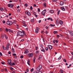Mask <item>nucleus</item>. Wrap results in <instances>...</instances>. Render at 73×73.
Segmentation results:
<instances>
[{"label":"nucleus","instance_id":"nucleus-1","mask_svg":"<svg viewBox=\"0 0 73 73\" xmlns=\"http://www.w3.org/2000/svg\"><path fill=\"white\" fill-rule=\"evenodd\" d=\"M41 69H42V66H41V65L40 64L39 66L36 68V70L38 71L40 70Z\"/></svg>","mask_w":73,"mask_h":73},{"label":"nucleus","instance_id":"nucleus-2","mask_svg":"<svg viewBox=\"0 0 73 73\" xmlns=\"http://www.w3.org/2000/svg\"><path fill=\"white\" fill-rule=\"evenodd\" d=\"M46 9H44V10H43L42 12L41 15H43V16H45V13H46Z\"/></svg>","mask_w":73,"mask_h":73},{"label":"nucleus","instance_id":"nucleus-3","mask_svg":"<svg viewBox=\"0 0 73 73\" xmlns=\"http://www.w3.org/2000/svg\"><path fill=\"white\" fill-rule=\"evenodd\" d=\"M33 56V53L29 54L27 55V56L29 57H32Z\"/></svg>","mask_w":73,"mask_h":73},{"label":"nucleus","instance_id":"nucleus-4","mask_svg":"<svg viewBox=\"0 0 73 73\" xmlns=\"http://www.w3.org/2000/svg\"><path fill=\"white\" fill-rule=\"evenodd\" d=\"M11 60H9L8 61V62L9 65H11V66H12V63L11 62Z\"/></svg>","mask_w":73,"mask_h":73},{"label":"nucleus","instance_id":"nucleus-5","mask_svg":"<svg viewBox=\"0 0 73 73\" xmlns=\"http://www.w3.org/2000/svg\"><path fill=\"white\" fill-rule=\"evenodd\" d=\"M29 53V51L27 49H26L25 50V52H24V54H28Z\"/></svg>","mask_w":73,"mask_h":73},{"label":"nucleus","instance_id":"nucleus-6","mask_svg":"<svg viewBox=\"0 0 73 73\" xmlns=\"http://www.w3.org/2000/svg\"><path fill=\"white\" fill-rule=\"evenodd\" d=\"M69 33H70V35L71 36H73V31H69Z\"/></svg>","mask_w":73,"mask_h":73},{"label":"nucleus","instance_id":"nucleus-7","mask_svg":"<svg viewBox=\"0 0 73 73\" xmlns=\"http://www.w3.org/2000/svg\"><path fill=\"white\" fill-rule=\"evenodd\" d=\"M48 48H49V49H50V50H52L53 48V47H52V46L50 45H48Z\"/></svg>","mask_w":73,"mask_h":73},{"label":"nucleus","instance_id":"nucleus-8","mask_svg":"<svg viewBox=\"0 0 73 73\" xmlns=\"http://www.w3.org/2000/svg\"><path fill=\"white\" fill-rule=\"evenodd\" d=\"M9 45H10V44L9 43H8V44L6 45V48H7V50H8L9 48Z\"/></svg>","mask_w":73,"mask_h":73},{"label":"nucleus","instance_id":"nucleus-9","mask_svg":"<svg viewBox=\"0 0 73 73\" xmlns=\"http://www.w3.org/2000/svg\"><path fill=\"white\" fill-rule=\"evenodd\" d=\"M24 35H25V36H26V34H25V32L24 31L23 32H21V36H24Z\"/></svg>","mask_w":73,"mask_h":73},{"label":"nucleus","instance_id":"nucleus-10","mask_svg":"<svg viewBox=\"0 0 73 73\" xmlns=\"http://www.w3.org/2000/svg\"><path fill=\"white\" fill-rule=\"evenodd\" d=\"M7 24L8 25H11L12 24V22L11 21H7Z\"/></svg>","mask_w":73,"mask_h":73},{"label":"nucleus","instance_id":"nucleus-11","mask_svg":"<svg viewBox=\"0 0 73 73\" xmlns=\"http://www.w3.org/2000/svg\"><path fill=\"white\" fill-rule=\"evenodd\" d=\"M8 6L9 7H10V8H12L13 7V5L12 4H8Z\"/></svg>","mask_w":73,"mask_h":73},{"label":"nucleus","instance_id":"nucleus-12","mask_svg":"<svg viewBox=\"0 0 73 73\" xmlns=\"http://www.w3.org/2000/svg\"><path fill=\"white\" fill-rule=\"evenodd\" d=\"M26 14H27L28 16H31V13L29 12L26 11L25 12Z\"/></svg>","mask_w":73,"mask_h":73},{"label":"nucleus","instance_id":"nucleus-13","mask_svg":"<svg viewBox=\"0 0 73 73\" xmlns=\"http://www.w3.org/2000/svg\"><path fill=\"white\" fill-rule=\"evenodd\" d=\"M56 24H57V25H59V21H58V20L57 19L56 20Z\"/></svg>","mask_w":73,"mask_h":73},{"label":"nucleus","instance_id":"nucleus-14","mask_svg":"<svg viewBox=\"0 0 73 73\" xmlns=\"http://www.w3.org/2000/svg\"><path fill=\"white\" fill-rule=\"evenodd\" d=\"M60 5H64V2L62 1H61L60 3Z\"/></svg>","mask_w":73,"mask_h":73},{"label":"nucleus","instance_id":"nucleus-15","mask_svg":"<svg viewBox=\"0 0 73 73\" xmlns=\"http://www.w3.org/2000/svg\"><path fill=\"white\" fill-rule=\"evenodd\" d=\"M60 25H62L63 24V22L61 20L60 21Z\"/></svg>","mask_w":73,"mask_h":73},{"label":"nucleus","instance_id":"nucleus-16","mask_svg":"<svg viewBox=\"0 0 73 73\" xmlns=\"http://www.w3.org/2000/svg\"><path fill=\"white\" fill-rule=\"evenodd\" d=\"M21 31H18V35H19V36H21Z\"/></svg>","mask_w":73,"mask_h":73},{"label":"nucleus","instance_id":"nucleus-17","mask_svg":"<svg viewBox=\"0 0 73 73\" xmlns=\"http://www.w3.org/2000/svg\"><path fill=\"white\" fill-rule=\"evenodd\" d=\"M46 3H43V7H45V8H46Z\"/></svg>","mask_w":73,"mask_h":73},{"label":"nucleus","instance_id":"nucleus-18","mask_svg":"<svg viewBox=\"0 0 73 73\" xmlns=\"http://www.w3.org/2000/svg\"><path fill=\"white\" fill-rule=\"evenodd\" d=\"M36 60V58L34 57L33 59V62L34 63H35V62H36V60Z\"/></svg>","mask_w":73,"mask_h":73},{"label":"nucleus","instance_id":"nucleus-19","mask_svg":"<svg viewBox=\"0 0 73 73\" xmlns=\"http://www.w3.org/2000/svg\"><path fill=\"white\" fill-rule=\"evenodd\" d=\"M3 49L4 50H7V48L4 47V46H3Z\"/></svg>","mask_w":73,"mask_h":73},{"label":"nucleus","instance_id":"nucleus-20","mask_svg":"<svg viewBox=\"0 0 73 73\" xmlns=\"http://www.w3.org/2000/svg\"><path fill=\"white\" fill-rule=\"evenodd\" d=\"M41 51L42 52H44H44H45V50L44 49H42L41 50Z\"/></svg>","mask_w":73,"mask_h":73},{"label":"nucleus","instance_id":"nucleus-21","mask_svg":"<svg viewBox=\"0 0 73 73\" xmlns=\"http://www.w3.org/2000/svg\"><path fill=\"white\" fill-rule=\"evenodd\" d=\"M61 9L62 11H65V8H64V7H61Z\"/></svg>","mask_w":73,"mask_h":73},{"label":"nucleus","instance_id":"nucleus-22","mask_svg":"<svg viewBox=\"0 0 73 73\" xmlns=\"http://www.w3.org/2000/svg\"><path fill=\"white\" fill-rule=\"evenodd\" d=\"M9 32H11V33L13 32V31L12 30L10 29H9Z\"/></svg>","mask_w":73,"mask_h":73},{"label":"nucleus","instance_id":"nucleus-23","mask_svg":"<svg viewBox=\"0 0 73 73\" xmlns=\"http://www.w3.org/2000/svg\"><path fill=\"white\" fill-rule=\"evenodd\" d=\"M60 72L61 73H63L64 72V70H60Z\"/></svg>","mask_w":73,"mask_h":73},{"label":"nucleus","instance_id":"nucleus-24","mask_svg":"<svg viewBox=\"0 0 73 73\" xmlns=\"http://www.w3.org/2000/svg\"><path fill=\"white\" fill-rule=\"evenodd\" d=\"M0 10L1 11H2V12H3V11H4V10H3V8H0Z\"/></svg>","mask_w":73,"mask_h":73},{"label":"nucleus","instance_id":"nucleus-25","mask_svg":"<svg viewBox=\"0 0 73 73\" xmlns=\"http://www.w3.org/2000/svg\"><path fill=\"white\" fill-rule=\"evenodd\" d=\"M50 27H54L55 26V25H52V24H50Z\"/></svg>","mask_w":73,"mask_h":73},{"label":"nucleus","instance_id":"nucleus-26","mask_svg":"<svg viewBox=\"0 0 73 73\" xmlns=\"http://www.w3.org/2000/svg\"><path fill=\"white\" fill-rule=\"evenodd\" d=\"M12 51L13 52V53L15 52V49H14V48H13L12 49Z\"/></svg>","mask_w":73,"mask_h":73},{"label":"nucleus","instance_id":"nucleus-27","mask_svg":"<svg viewBox=\"0 0 73 73\" xmlns=\"http://www.w3.org/2000/svg\"><path fill=\"white\" fill-rule=\"evenodd\" d=\"M53 33L54 34H56V33H58V32H57V31H54V32H53Z\"/></svg>","mask_w":73,"mask_h":73},{"label":"nucleus","instance_id":"nucleus-28","mask_svg":"<svg viewBox=\"0 0 73 73\" xmlns=\"http://www.w3.org/2000/svg\"><path fill=\"white\" fill-rule=\"evenodd\" d=\"M5 37L6 38V39L7 40L8 38V36H7V35H5Z\"/></svg>","mask_w":73,"mask_h":73},{"label":"nucleus","instance_id":"nucleus-29","mask_svg":"<svg viewBox=\"0 0 73 73\" xmlns=\"http://www.w3.org/2000/svg\"><path fill=\"white\" fill-rule=\"evenodd\" d=\"M35 33H38V30H35Z\"/></svg>","mask_w":73,"mask_h":73},{"label":"nucleus","instance_id":"nucleus-30","mask_svg":"<svg viewBox=\"0 0 73 73\" xmlns=\"http://www.w3.org/2000/svg\"><path fill=\"white\" fill-rule=\"evenodd\" d=\"M35 49H36V50H37L38 49V47H37V46H35Z\"/></svg>","mask_w":73,"mask_h":73},{"label":"nucleus","instance_id":"nucleus-31","mask_svg":"<svg viewBox=\"0 0 73 73\" xmlns=\"http://www.w3.org/2000/svg\"><path fill=\"white\" fill-rule=\"evenodd\" d=\"M50 12L51 13H54V11H53V10H51Z\"/></svg>","mask_w":73,"mask_h":73},{"label":"nucleus","instance_id":"nucleus-32","mask_svg":"<svg viewBox=\"0 0 73 73\" xmlns=\"http://www.w3.org/2000/svg\"><path fill=\"white\" fill-rule=\"evenodd\" d=\"M39 30H40V29L39 28H38L37 27H36V30H37V31H39Z\"/></svg>","mask_w":73,"mask_h":73},{"label":"nucleus","instance_id":"nucleus-33","mask_svg":"<svg viewBox=\"0 0 73 73\" xmlns=\"http://www.w3.org/2000/svg\"><path fill=\"white\" fill-rule=\"evenodd\" d=\"M5 31L6 32H8L9 31V29H8L7 28H5Z\"/></svg>","mask_w":73,"mask_h":73},{"label":"nucleus","instance_id":"nucleus-34","mask_svg":"<svg viewBox=\"0 0 73 73\" xmlns=\"http://www.w3.org/2000/svg\"><path fill=\"white\" fill-rule=\"evenodd\" d=\"M39 58H42V56H41V55H40L39 56Z\"/></svg>","mask_w":73,"mask_h":73},{"label":"nucleus","instance_id":"nucleus-35","mask_svg":"<svg viewBox=\"0 0 73 73\" xmlns=\"http://www.w3.org/2000/svg\"><path fill=\"white\" fill-rule=\"evenodd\" d=\"M60 10H59L57 12L58 15L60 14Z\"/></svg>","mask_w":73,"mask_h":73},{"label":"nucleus","instance_id":"nucleus-36","mask_svg":"<svg viewBox=\"0 0 73 73\" xmlns=\"http://www.w3.org/2000/svg\"><path fill=\"white\" fill-rule=\"evenodd\" d=\"M31 23H33L34 22V19H33L31 20Z\"/></svg>","mask_w":73,"mask_h":73},{"label":"nucleus","instance_id":"nucleus-37","mask_svg":"<svg viewBox=\"0 0 73 73\" xmlns=\"http://www.w3.org/2000/svg\"><path fill=\"white\" fill-rule=\"evenodd\" d=\"M62 57V56H61V55H60V57L58 58V60H60V59Z\"/></svg>","mask_w":73,"mask_h":73},{"label":"nucleus","instance_id":"nucleus-38","mask_svg":"<svg viewBox=\"0 0 73 73\" xmlns=\"http://www.w3.org/2000/svg\"><path fill=\"white\" fill-rule=\"evenodd\" d=\"M10 69H11V70H13V68L12 67H10Z\"/></svg>","mask_w":73,"mask_h":73},{"label":"nucleus","instance_id":"nucleus-39","mask_svg":"<svg viewBox=\"0 0 73 73\" xmlns=\"http://www.w3.org/2000/svg\"><path fill=\"white\" fill-rule=\"evenodd\" d=\"M4 35H2L1 36V38H2V39H3V38H4Z\"/></svg>","mask_w":73,"mask_h":73},{"label":"nucleus","instance_id":"nucleus-40","mask_svg":"<svg viewBox=\"0 0 73 73\" xmlns=\"http://www.w3.org/2000/svg\"><path fill=\"white\" fill-rule=\"evenodd\" d=\"M33 70H34V69L33 68H32L31 70V72H32Z\"/></svg>","mask_w":73,"mask_h":73},{"label":"nucleus","instance_id":"nucleus-41","mask_svg":"<svg viewBox=\"0 0 73 73\" xmlns=\"http://www.w3.org/2000/svg\"><path fill=\"white\" fill-rule=\"evenodd\" d=\"M38 12H40V8H38Z\"/></svg>","mask_w":73,"mask_h":73},{"label":"nucleus","instance_id":"nucleus-42","mask_svg":"<svg viewBox=\"0 0 73 73\" xmlns=\"http://www.w3.org/2000/svg\"><path fill=\"white\" fill-rule=\"evenodd\" d=\"M39 52V51L38 50L36 52V54H38V53Z\"/></svg>","mask_w":73,"mask_h":73},{"label":"nucleus","instance_id":"nucleus-43","mask_svg":"<svg viewBox=\"0 0 73 73\" xmlns=\"http://www.w3.org/2000/svg\"><path fill=\"white\" fill-rule=\"evenodd\" d=\"M33 73H38V72H37V71H34Z\"/></svg>","mask_w":73,"mask_h":73},{"label":"nucleus","instance_id":"nucleus-44","mask_svg":"<svg viewBox=\"0 0 73 73\" xmlns=\"http://www.w3.org/2000/svg\"><path fill=\"white\" fill-rule=\"evenodd\" d=\"M63 61L64 62H66V59H64Z\"/></svg>","mask_w":73,"mask_h":73},{"label":"nucleus","instance_id":"nucleus-45","mask_svg":"<svg viewBox=\"0 0 73 73\" xmlns=\"http://www.w3.org/2000/svg\"><path fill=\"white\" fill-rule=\"evenodd\" d=\"M53 2H56L57 1V0H52Z\"/></svg>","mask_w":73,"mask_h":73},{"label":"nucleus","instance_id":"nucleus-46","mask_svg":"<svg viewBox=\"0 0 73 73\" xmlns=\"http://www.w3.org/2000/svg\"><path fill=\"white\" fill-rule=\"evenodd\" d=\"M4 69H2L1 70V72H4Z\"/></svg>","mask_w":73,"mask_h":73},{"label":"nucleus","instance_id":"nucleus-47","mask_svg":"<svg viewBox=\"0 0 73 73\" xmlns=\"http://www.w3.org/2000/svg\"><path fill=\"white\" fill-rule=\"evenodd\" d=\"M30 9L31 10H32V9H33V7H32V6H31L30 7Z\"/></svg>","mask_w":73,"mask_h":73},{"label":"nucleus","instance_id":"nucleus-48","mask_svg":"<svg viewBox=\"0 0 73 73\" xmlns=\"http://www.w3.org/2000/svg\"><path fill=\"white\" fill-rule=\"evenodd\" d=\"M22 23H23V25H24V24H25V23H26L25 22V21H23L22 22Z\"/></svg>","mask_w":73,"mask_h":73},{"label":"nucleus","instance_id":"nucleus-49","mask_svg":"<svg viewBox=\"0 0 73 73\" xmlns=\"http://www.w3.org/2000/svg\"><path fill=\"white\" fill-rule=\"evenodd\" d=\"M2 22L3 24H5V21L4 20Z\"/></svg>","mask_w":73,"mask_h":73},{"label":"nucleus","instance_id":"nucleus-50","mask_svg":"<svg viewBox=\"0 0 73 73\" xmlns=\"http://www.w3.org/2000/svg\"><path fill=\"white\" fill-rule=\"evenodd\" d=\"M48 31H46V34H48Z\"/></svg>","mask_w":73,"mask_h":73},{"label":"nucleus","instance_id":"nucleus-51","mask_svg":"<svg viewBox=\"0 0 73 73\" xmlns=\"http://www.w3.org/2000/svg\"><path fill=\"white\" fill-rule=\"evenodd\" d=\"M45 50H48V48L47 47H46L45 48Z\"/></svg>","mask_w":73,"mask_h":73},{"label":"nucleus","instance_id":"nucleus-52","mask_svg":"<svg viewBox=\"0 0 73 73\" xmlns=\"http://www.w3.org/2000/svg\"><path fill=\"white\" fill-rule=\"evenodd\" d=\"M3 31V29L2 28H0V32L2 31Z\"/></svg>","mask_w":73,"mask_h":73},{"label":"nucleus","instance_id":"nucleus-53","mask_svg":"<svg viewBox=\"0 0 73 73\" xmlns=\"http://www.w3.org/2000/svg\"><path fill=\"white\" fill-rule=\"evenodd\" d=\"M23 26H24V27H27V24H24V25H23Z\"/></svg>","mask_w":73,"mask_h":73},{"label":"nucleus","instance_id":"nucleus-54","mask_svg":"<svg viewBox=\"0 0 73 73\" xmlns=\"http://www.w3.org/2000/svg\"><path fill=\"white\" fill-rule=\"evenodd\" d=\"M20 57H21V58H23V57H24V56H23L21 55V56Z\"/></svg>","mask_w":73,"mask_h":73},{"label":"nucleus","instance_id":"nucleus-55","mask_svg":"<svg viewBox=\"0 0 73 73\" xmlns=\"http://www.w3.org/2000/svg\"><path fill=\"white\" fill-rule=\"evenodd\" d=\"M24 41V39H23L21 40V42H23V41Z\"/></svg>","mask_w":73,"mask_h":73},{"label":"nucleus","instance_id":"nucleus-56","mask_svg":"<svg viewBox=\"0 0 73 73\" xmlns=\"http://www.w3.org/2000/svg\"><path fill=\"white\" fill-rule=\"evenodd\" d=\"M49 28V27H48V26H46L45 27V28L46 29H48V28Z\"/></svg>","mask_w":73,"mask_h":73},{"label":"nucleus","instance_id":"nucleus-57","mask_svg":"<svg viewBox=\"0 0 73 73\" xmlns=\"http://www.w3.org/2000/svg\"><path fill=\"white\" fill-rule=\"evenodd\" d=\"M38 73H42V72H41V71H39L38 72Z\"/></svg>","mask_w":73,"mask_h":73},{"label":"nucleus","instance_id":"nucleus-58","mask_svg":"<svg viewBox=\"0 0 73 73\" xmlns=\"http://www.w3.org/2000/svg\"><path fill=\"white\" fill-rule=\"evenodd\" d=\"M0 56H3V54H2V53H1V52H0Z\"/></svg>","mask_w":73,"mask_h":73},{"label":"nucleus","instance_id":"nucleus-59","mask_svg":"<svg viewBox=\"0 0 73 73\" xmlns=\"http://www.w3.org/2000/svg\"><path fill=\"white\" fill-rule=\"evenodd\" d=\"M12 65H15V63L14 62H13V64L12 63Z\"/></svg>","mask_w":73,"mask_h":73},{"label":"nucleus","instance_id":"nucleus-60","mask_svg":"<svg viewBox=\"0 0 73 73\" xmlns=\"http://www.w3.org/2000/svg\"><path fill=\"white\" fill-rule=\"evenodd\" d=\"M13 56H16V54L15 53H14L13 54Z\"/></svg>","mask_w":73,"mask_h":73},{"label":"nucleus","instance_id":"nucleus-61","mask_svg":"<svg viewBox=\"0 0 73 73\" xmlns=\"http://www.w3.org/2000/svg\"><path fill=\"white\" fill-rule=\"evenodd\" d=\"M50 20L51 21H53V19H52V18H50Z\"/></svg>","mask_w":73,"mask_h":73},{"label":"nucleus","instance_id":"nucleus-62","mask_svg":"<svg viewBox=\"0 0 73 73\" xmlns=\"http://www.w3.org/2000/svg\"><path fill=\"white\" fill-rule=\"evenodd\" d=\"M55 42H56V43H58V40H56L55 41Z\"/></svg>","mask_w":73,"mask_h":73},{"label":"nucleus","instance_id":"nucleus-63","mask_svg":"<svg viewBox=\"0 0 73 73\" xmlns=\"http://www.w3.org/2000/svg\"><path fill=\"white\" fill-rule=\"evenodd\" d=\"M18 0H14V1H15V2H17V1Z\"/></svg>","mask_w":73,"mask_h":73},{"label":"nucleus","instance_id":"nucleus-64","mask_svg":"<svg viewBox=\"0 0 73 73\" xmlns=\"http://www.w3.org/2000/svg\"><path fill=\"white\" fill-rule=\"evenodd\" d=\"M49 73H53V72L52 71H50Z\"/></svg>","mask_w":73,"mask_h":73}]
</instances>
